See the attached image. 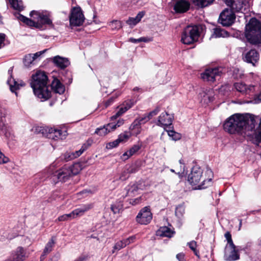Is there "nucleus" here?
<instances>
[{
  "label": "nucleus",
  "instance_id": "4",
  "mask_svg": "<svg viewBox=\"0 0 261 261\" xmlns=\"http://www.w3.org/2000/svg\"><path fill=\"white\" fill-rule=\"evenodd\" d=\"M245 37L251 44L261 43V22L252 18L246 26Z\"/></svg>",
  "mask_w": 261,
  "mask_h": 261
},
{
  "label": "nucleus",
  "instance_id": "33",
  "mask_svg": "<svg viewBox=\"0 0 261 261\" xmlns=\"http://www.w3.org/2000/svg\"><path fill=\"white\" fill-rule=\"evenodd\" d=\"M228 33L224 29L216 28L214 29V32L212 36L215 38L217 37H225L228 36Z\"/></svg>",
  "mask_w": 261,
  "mask_h": 261
},
{
  "label": "nucleus",
  "instance_id": "43",
  "mask_svg": "<svg viewBox=\"0 0 261 261\" xmlns=\"http://www.w3.org/2000/svg\"><path fill=\"white\" fill-rule=\"evenodd\" d=\"M130 137V135L129 133L124 132L122 134H121L117 139L119 143L125 142Z\"/></svg>",
  "mask_w": 261,
  "mask_h": 261
},
{
  "label": "nucleus",
  "instance_id": "9",
  "mask_svg": "<svg viewBox=\"0 0 261 261\" xmlns=\"http://www.w3.org/2000/svg\"><path fill=\"white\" fill-rule=\"evenodd\" d=\"M152 219V214L150 208L144 207L140 210L136 217V221L140 224L147 225L149 223Z\"/></svg>",
  "mask_w": 261,
  "mask_h": 261
},
{
  "label": "nucleus",
  "instance_id": "58",
  "mask_svg": "<svg viewBox=\"0 0 261 261\" xmlns=\"http://www.w3.org/2000/svg\"><path fill=\"white\" fill-rule=\"evenodd\" d=\"M119 144V141H118L117 139H116V140H115L113 142H110L109 143V148H113V147H116L117 146H118V145Z\"/></svg>",
  "mask_w": 261,
  "mask_h": 261
},
{
  "label": "nucleus",
  "instance_id": "44",
  "mask_svg": "<svg viewBox=\"0 0 261 261\" xmlns=\"http://www.w3.org/2000/svg\"><path fill=\"white\" fill-rule=\"evenodd\" d=\"M32 54H28L25 56L23 59V63L27 67L30 66L34 62Z\"/></svg>",
  "mask_w": 261,
  "mask_h": 261
},
{
  "label": "nucleus",
  "instance_id": "28",
  "mask_svg": "<svg viewBox=\"0 0 261 261\" xmlns=\"http://www.w3.org/2000/svg\"><path fill=\"white\" fill-rule=\"evenodd\" d=\"M173 233L174 231L167 226L161 227L156 231V235L162 237L171 238Z\"/></svg>",
  "mask_w": 261,
  "mask_h": 261
},
{
  "label": "nucleus",
  "instance_id": "36",
  "mask_svg": "<svg viewBox=\"0 0 261 261\" xmlns=\"http://www.w3.org/2000/svg\"><path fill=\"white\" fill-rule=\"evenodd\" d=\"M123 204L121 201H116L111 205V209L114 214H119L122 210Z\"/></svg>",
  "mask_w": 261,
  "mask_h": 261
},
{
  "label": "nucleus",
  "instance_id": "31",
  "mask_svg": "<svg viewBox=\"0 0 261 261\" xmlns=\"http://www.w3.org/2000/svg\"><path fill=\"white\" fill-rule=\"evenodd\" d=\"M144 14L143 12H139L135 17H130L126 21L127 24L131 27L135 26L139 22Z\"/></svg>",
  "mask_w": 261,
  "mask_h": 261
},
{
  "label": "nucleus",
  "instance_id": "29",
  "mask_svg": "<svg viewBox=\"0 0 261 261\" xmlns=\"http://www.w3.org/2000/svg\"><path fill=\"white\" fill-rule=\"evenodd\" d=\"M201 101L204 103L207 104L214 99L213 93L212 91H208L207 92L202 91L199 94Z\"/></svg>",
  "mask_w": 261,
  "mask_h": 261
},
{
  "label": "nucleus",
  "instance_id": "61",
  "mask_svg": "<svg viewBox=\"0 0 261 261\" xmlns=\"http://www.w3.org/2000/svg\"><path fill=\"white\" fill-rule=\"evenodd\" d=\"M65 215L67 216L66 217H67V219L68 220L75 219L74 217V215L73 214L72 211L70 213L68 214H65Z\"/></svg>",
  "mask_w": 261,
  "mask_h": 261
},
{
  "label": "nucleus",
  "instance_id": "53",
  "mask_svg": "<svg viewBox=\"0 0 261 261\" xmlns=\"http://www.w3.org/2000/svg\"><path fill=\"white\" fill-rule=\"evenodd\" d=\"M130 172H133L132 170H127V171H124L120 175V177H119V179L121 180H125L126 179H127L128 177V173Z\"/></svg>",
  "mask_w": 261,
  "mask_h": 261
},
{
  "label": "nucleus",
  "instance_id": "39",
  "mask_svg": "<svg viewBox=\"0 0 261 261\" xmlns=\"http://www.w3.org/2000/svg\"><path fill=\"white\" fill-rule=\"evenodd\" d=\"M70 169L71 175L77 174L81 170V165L79 163H75L70 166H67Z\"/></svg>",
  "mask_w": 261,
  "mask_h": 261
},
{
  "label": "nucleus",
  "instance_id": "38",
  "mask_svg": "<svg viewBox=\"0 0 261 261\" xmlns=\"http://www.w3.org/2000/svg\"><path fill=\"white\" fill-rule=\"evenodd\" d=\"M55 244V240L53 238H52L46 244L45 247V248L43 250V255H46L52 251Z\"/></svg>",
  "mask_w": 261,
  "mask_h": 261
},
{
  "label": "nucleus",
  "instance_id": "56",
  "mask_svg": "<svg viewBox=\"0 0 261 261\" xmlns=\"http://www.w3.org/2000/svg\"><path fill=\"white\" fill-rule=\"evenodd\" d=\"M46 51V49L39 51L37 53H36L34 54H32V57L33 58L34 61H35V59H37L39 57H40L42 54H43L45 51Z\"/></svg>",
  "mask_w": 261,
  "mask_h": 261
},
{
  "label": "nucleus",
  "instance_id": "45",
  "mask_svg": "<svg viewBox=\"0 0 261 261\" xmlns=\"http://www.w3.org/2000/svg\"><path fill=\"white\" fill-rule=\"evenodd\" d=\"M185 212V207L182 205H179L176 208L175 210V215L176 217H177L178 218H181Z\"/></svg>",
  "mask_w": 261,
  "mask_h": 261
},
{
  "label": "nucleus",
  "instance_id": "46",
  "mask_svg": "<svg viewBox=\"0 0 261 261\" xmlns=\"http://www.w3.org/2000/svg\"><path fill=\"white\" fill-rule=\"evenodd\" d=\"M125 246L122 241V240H120L116 242L115 245L113 247V250L112 251L113 253H114L115 251H118L120 249L124 248Z\"/></svg>",
  "mask_w": 261,
  "mask_h": 261
},
{
  "label": "nucleus",
  "instance_id": "10",
  "mask_svg": "<svg viewBox=\"0 0 261 261\" xmlns=\"http://www.w3.org/2000/svg\"><path fill=\"white\" fill-rule=\"evenodd\" d=\"M44 129L46 133L47 137L55 140L64 139L67 135L66 131H62L61 129L56 128L47 127Z\"/></svg>",
  "mask_w": 261,
  "mask_h": 261
},
{
  "label": "nucleus",
  "instance_id": "14",
  "mask_svg": "<svg viewBox=\"0 0 261 261\" xmlns=\"http://www.w3.org/2000/svg\"><path fill=\"white\" fill-rule=\"evenodd\" d=\"M92 141L88 140L86 143H85L79 150L74 152H66L64 155V159L66 161H69L80 156L84 151H85L91 144Z\"/></svg>",
  "mask_w": 261,
  "mask_h": 261
},
{
  "label": "nucleus",
  "instance_id": "50",
  "mask_svg": "<svg viewBox=\"0 0 261 261\" xmlns=\"http://www.w3.org/2000/svg\"><path fill=\"white\" fill-rule=\"evenodd\" d=\"M136 239V237L133 236L128 237V238L122 240L125 246L126 247L127 245L133 243Z\"/></svg>",
  "mask_w": 261,
  "mask_h": 261
},
{
  "label": "nucleus",
  "instance_id": "22",
  "mask_svg": "<svg viewBox=\"0 0 261 261\" xmlns=\"http://www.w3.org/2000/svg\"><path fill=\"white\" fill-rule=\"evenodd\" d=\"M235 89L239 92L249 94L254 91L255 87L253 86H247L242 83H236L234 84Z\"/></svg>",
  "mask_w": 261,
  "mask_h": 261
},
{
  "label": "nucleus",
  "instance_id": "25",
  "mask_svg": "<svg viewBox=\"0 0 261 261\" xmlns=\"http://www.w3.org/2000/svg\"><path fill=\"white\" fill-rule=\"evenodd\" d=\"M14 15L15 17L17 18L18 20H20L30 27H34L35 28H38L39 27L38 22H36L35 21L31 20L21 15L19 13H16L14 14Z\"/></svg>",
  "mask_w": 261,
  "mask_h": 261
},
{
  "label": "nucleus",
  "instance_id": "47",
  "mask_svg": "<svg viewBox=\"0 0 261 261\" xmlns=\"http://www.w3.org/2000/svg\"><path fill=\"white\" fill-rule=\"evenodd\" d=\"M124 123V120L123 119H119L117 122V123L115 124L113 123H111L108 124V126L111 128L112 130H115L117 127H119L121 126Z\"/></svg>",
  "mask_w": 261,
  "mask_h": 261
},
{
  "label": "nucleus",
  "instance_id": "60",
  "mask_svg": "<svg viewBox=\"0 0 261 261\" xmlns=\"http://www.w3.org/2000/svg\"><path fill=\"white\" fill-rule=\"evenodd\" d=\"M67 216H66L65 214L64 215H63L62 216H59L58 218V220L59 221H68L67 219Z\"/></svg>",
  "mask_w": 261,
  "mask_h": 261
},
{
  "label": "nucleus",
  "instance_id": "57",
  "mask_svg": "<svg viewBox=\"0 0 261 261\" xmlns=\"http://www.w3.org/2000/svg\"><path fill=\"white\" fill-rule=\"evenodd\" d=\"M176 257L178 261H185V254L183 253H178Z\"/></svg>",
  "mask_w": 261,
  "mask_h": 261
},
{
  "label": "nucleus",
  "instance_id": "42",
  "mask_svg": "<svg viewBox=\"0 0 261 261\" xmlns=\"http://www.w3.org/2000/svg\"><path fill=\"white\" fill-rule=\"evenodd\" d=\"M188 245L190 248L194 252L195 255L199 258L200 255L199 254V251L196 249L197 243L194 241H192L188 243Z\"/></svg>",
  "mask_w": 261,
  "mask_h": 261
},
{
  "label": "nucleus",
  "instance_id": "54",
  "mask_svg": "<svg viewBox=\"0 0 261 261\" xmlns=\"http://www.w3.org/2000/svg\"><path fill=\"white\" fill-rule=\"evenodd\" d=\"M6 35L4 33H0V49L5 45V40Z\"/></svg>",
  "mask_w": 261,
  "mask_h": 261
},
{
  "label": "nucleus",
  "instance_id": "64",
  "mask_svg": "<svg viewBox=\"0 0 261 261\" xmlns=\"http://www.w3.org/2000/svg\"><path fill=\"white\" fill-rule=\"evenodd\" d=\"M133 188V189H132V190H131L130 189H129L128 190V191H127V194H128L129 196H130V195H131V193H133V192L134 191V190H136V187H134V188Z\"/></svg>",
  "mask_w": 261,
  "mask_h": 261
},
{
  "label": "nucleus",
  "instance_id": "35",
  "mask_svg": "<svg viewBox=\"0 0 261 261\" xmlns=\"http://www.w3.org/2000/svg\"><path fill=\"white\" fill-rule=\"evenodd\" d=\"M11 7L15 10L21 11L23 9V3L21 0H9Z\"/></svg>",
  "mask_w": 261,
  "mask_h": 261
},
{
  "label": "nucleus",
  "instance_id": "63",
  "mask_svg": "<svg viewBox=\"0 0 261 261\" xmlns=\"http://www.w3.org/2000/svg\"><path fill=\"white\" fill-rule=\"evenodd\" d=\"M150 40L147 39V38H145V37H141L140 38V42H148Z\"/></svg>",
  "mask_w": 261,
  "mask_h": 261
},
{
  "label": "nucleus",
  "instance_id": "12",
  "mask_svg": "<svg viewBox=\"0 0 261 261\" xmlns=\"http://www.w3.org/2000/svg\"><path fill=\"white\" fill-rule=\"evenodd\" d=\"M70 169L67 166H65L54 173L53 179L60 181H65L71 176Z\"/></svg>",
  "mask_w": 261,
  "mask_h": 261
},
{
  "label": "nucleus",
  "instance_id": "13",
  "mask_svg": "<svg viewBox=\"0 0 261 261\" xmlns=\"http://www.w3.org/2000/svg\"><path fill=\"white\" fill-rule=\"evenodd\" d=\"M30 15L32 17H34L35 19H37V21H39L41 23L49 25L52 23V21L50 18V15L46 12L41 13L36 11H32L30 13Z\"/></svg>",
  "mask_w": 261,
  "mask_h": 261
},
{
  "label": "nucleus",
  "instance_id": "23",
  "mask_svg": "<svg viewBox=\"0 0 261 261\" xmlns=\"http://www.w3.org/2000/svg\"><path fill=\"white\" fill-rule=\"evenodd\" d=\"M54 64L61 69H64L70 64V62L67 58H63L59 56H57L53 58Z\"/></svg>",
  "mask_w": 261,
  "mask_h": 261
},
{
  "label": "nucleus",
  "instance_id": "34",
  "mask_svg": "<svg viewBox=\"0 0 261 261\" xmlns=\"http://www.w3.org/2000/svg\"><path fill=\"white\" fill-rule=\"evenodd\" d=\"M111 130H112L111 129V128L110 127L108 126V124L106 126H103V127L96 128V129L95 131V134L100 136H104L106 135L108 133H109Z\"/></svg>",
  "mask_w": 261,
  "mask_h": 261
},
{
  "label": "nucleus",
  "instance_id": "7",
  "mask_svg": "<svg viewBox=\"0 0 261 261\" xmlns=\"http://www.w3.org/2000/svg\"><path fill=\"white\" fill-rule=\"evenodd\" d=\"M222 74V70L220 68H208L201 73V78L206 81L214 82L219 80Z\"/></svg>",
  "mask_w": 261,
  "mask_h": 261
},
{
  "label": "nucleus",
  "instance_id": "32",
  "mask_svg": "<svg viewBox=\"0 0 261 261\" xmlns=\"http://www.w3.org/2000/svg\"><path fill=\"white\" fill-rule=\"evenodd\" d=\"M254 136V143L258 147H261V119L259 126L255 131Z\"/></svg>",
  "mask_w": 261,
  "mask_h": 261
},
{
  "label": "nucleus",
  "instance_id": "17",
  "mask_svg": "<svg viewBox=\"0 0 261 261\" xmlns=\"http://www.w3.org/2000/svg\"><path fill=\"white\" fill-rule=\"evenodd\" d=\"M173 116L167 112L162 113L158 118L157 125L162 127H166L172 124Z\"/></svg>",
  "mask_w": 261,
  "mask_h": 261
},
{
  "label": "nucleus",
  "instance_id": "55",
  "mask_svg": "<svg viewBox=\"0 0 261 261\" xmlns=\"http://www.w3.org/2000/svg\"><path fill=\"white\" fill-rule=\"evenodd\" d=\"M160 109L159 108H156L155 109L150 112L149 114H147L148 116H149V119H150L153 116L157 115L159 112Z\"/></svg>",
  "mask_w": 261,
  "mask_h": 261
},
{
  "label": "nucleus",
  "instance_id": "16",
  "mask_svg": "<svg viewBox=\"0 0 261 261\" xmlns=\"http://www.w3.org/2000/svg\"><path fill=\"white\" fill-rule=\"evenodd\" d=\"M11 255L12 259L10 261H24L28 256L25 249L21 246L14 250Z\"/></svg>",
  "mask_w": 261,
  "mask_h": 261
},
{
  "label": "nucleus",
  "instance_id": "59",
  "mask_svg": "<svg viewBox=\"0 0 261 261\" xmlns=\"http://www.w3.org/2000/svg\"><path fill=\"white\" fill-rule=\"evenodd\" d=\"M141 201V197H139L134 199H132L130 201V203L133 205H136L140 203Z\"/></svg>",
  "mask_w": 261,
  "mask_h": 261
},
{
  "label": "nucleus",
  "instance_id": "40",
  "mask_svg": "<svg viewBox=\"0 0 261 261\" xmlns=\"http://www.w3.org/2000/svg\"><path fill=\"white\" fill-rule=\"evenodd\" d=\"M109 25L113 30H117L122 28L121 22L116 20L111 21Z\"/></svg>",
  "mask_w": 261,
  "mask_h": 261
},
{
  "label": "nucleus",
  "instance_id": "48",
  "mask_svg": "<svg viewBox=\"0 0 261 261\" xmlns=\"http://www.w3.org/2000/svg\"><path fill=\"white\" fill-rule=\"evenodd\" d=\"M168 135L174 140H177L180 139V135L174 130H168Z\"/></svg>",
  "mask_w": 261,
  "mask_h": 261
},
{
  "label": "nucleus",
  "instance_id": "11",
  "mask_svg": "<svg viewBox=\"0 0 261 261\" xmlns=\"http://www.w3.org/2000/svg\"><path fill=\"white\" fill-rule=\"evenodd\" d=\"M224 258L227 261L236 260L239 258L238 251L234 244L226 245L225 248Z\"/></svg>",
  "mask_w": 261,
  "mask_h": 261
},
{
  "label": "nucleus",
  "instance_id": "24",
  "mask_svg": "<svg viewBox=\"0 0 261 261\" xmlns=\"http://www.w3.org/2000/svg\"><path fill=\"white\" fill-rule=\"evenodd\" d=\"M93 207V205L91 203L84 204L79 208H76L72 211L73 214L74 215V218L77 217H81L83 216L85 212L91 209Z\"/></svg>",
  "mask_w": 261,
  "mask_h": 261
},
{
  "label": "nucleus",
  "instance_id": "19",
  "mask_svg": "<svg viewBox=\"0 0 261 261\" xmlns=\"http://www.w3.org/2000/svg\"><path fill=\"white\" fill-rule=\"evenodd\" d=\"M243 59L246 62L251 63L253 65H254L259 59L258 53L256 50L251 49L244 54Z\"/></svg>",
  "mask_w": 261,
  "mask_h": 261
},
{
  "label": "nucleus",
  "instance_id": "52",
  "mask_svg": "<svg viewBox=\"0 0 261 261\" xmlns=\"http://www.w3.org/2000/svg\"><path fill=\"white\" fill-rule=\"evenodd\" d=\"M224 236L227 241V243L226 245H232V244H234L231 239V235L229 231L226 232L225 233Z\"/></svg>",
  "mask_w": 261,
  "mask_h": 261
},
{
  "label": "nucleus",
  "instance_id": "30",
  "mask_svg": "<svg viewBox=\"0 0 261 261\" xmlns=\"http://www.w3.org/2000/svg\"><path fill=\"white\" fill-rule=\"evenodd\" d=\"M129 134L131 135L137 136L141 132V124L138 121H134L129 126Z\"/></svg>",
  "mask_w": 261,
  "mask_h": 261
},
{
  "label": "nucleus",
  "instance_id": "3",
  "mask_svg": "<svg viewBox=\"0 0 261 261\" xmlns=\"http://www.w3.org/2000/svg\"><path fill=\"white\" fill-rule=\"evenodd\" d=\"M212 172L206 170L204 174L202 170L198 166L193 167L189 174L188 180L194 189H203L210 186L212 182Z\"/></svg>",
  "mask_w": 261,
  "mask_h": 261
},
{
  "label": "nucleus",
  "instance_id": "6",
  "mask_svg": "<svg viewBox=\"0 0 261 261\" xmlns=\"http://www.w3.org/2000/svg\"><path fill=\"white\" fill-rule=\"evenodd\" d=\"M85 17L83 11L79 6L72 8L69 15V22L71 25L80 26L83 24Z\"/></svg>",
  "mask_w": 261,
  "mask_h": 261
},
{
  "label": "nucleus",
  "instance_id": "41",
  "mask_svg": "<svg viewBox=\"0 0 261 261\" xmlns=\"http://www.w3.org/2000/svg\"><path fill=\"white\" fill-rule=\"evenodd\" d=\"M6 110L0 105V126L4 124L6 121Z\"/></svg>",
  "mask_w": 261,
  "mask_h": 261
},
{
  "label": "nucleus",
  "instance_id": "21",
  "mask_svg": "<svg viewBox=\"0 0 261 261\" xmlns=\"http://www.w3.org/2000/svg\"><path fill=\"white\" fill-rule=\"evenodd\" d=\"M190 7V3L185 0L177 1L174 5V9L177 13H184L186 12Z\"/></svg>",
  "mask_w": 261,
  "mask_h": 261
},
{
  "label": "nucleus",
  "instance_id": "5",
  "mask_svg": "<svg viewBox=\"0 0 261 261\" xmlns=\"http://www.w3.org/2000/svg\"><path fill=\"white\" fill-rule=\"evenodd\" d=\"M200 35L199 28L196 25L187 26L182 32L181 41L185 44H191L198 41Z\"/></svg>",
  "mask_w": 261,
  "mask_h": 261
},
{
  "label": "nucleus",
  "instance_id": "51",
  "mask_svg": "<svg viewBox=\"0 0 261 261\" xmlns=\"http://www.w3.org/2000/svg\"><path fill=\"white\" fill-rule=\"evenodd\" d=\"M149 116H148L147 114L144 115L142 117H139L135 120V121H138V122L141 125L144 124L149 120Z\"/></svg>",
  "mask_w": 261,
  "mask_h": 261
},
{
  "label": "nucleus",
  "instance_id": "20",
  "mask_svg": "<svg viewBox=\"0 0 261 261\" xmlns=\"http://www.w3.org/2000/svg\"><path fill=\"white\" fill-rule=\"evenodd\" d=\"M226 4L230 7L233 12H243V4L240 0H224Z\"/></svg>",
  "mask_w": 261,
  "mask_h": 261
},
{
  "label": "nucleus",
  "instance_id": "1",
  "mask_svg": "<svg viewBox=\"0 0 261 261\" xmlns=\"http://www.w3.org/2000/svg\"><path fill=\"white\" fill-rule=\"evenodd\" d=\"M255 116L250 113H236L224 122V130L229 134L242 135L252 131L255 126Z\"/></svg>",
  "mask_w": 261,
  "mask_h": 261
},
{
  "label": "nucleus",
  "instance_id": "8",
  "mask_svg": "<svg viewBox=\"0 0 261 261\" xmlns=\"http://www.w3.org/2000/svg\"><path fill=\"white\" fill-rule=\"evenodd\" d=\"M236 16L234 12L230 9H225L220 13L219 22L222 25L228 27L234 22Z\"/></svg>",
  "mask_w": 261,
  "mask_h": 261
},
{
  "label": "nucleus",
  "instance_id": "37",
  "mask_svg": "<svg viewBox=\"0 0 261 261\" xmlns=\"http://www.w3.org/2000/svg\"><path fill=\"white\" fill-rule=\"evenodd\" d=\"M214 0H193L194 4L200 8L207 7L214 2Z\"/></svg>",
  "mask_w": 261,
  "mask_h": 261
},
{
  "label": "nucleus",
  "instance_id": "62",
  "mask_svg": "<svg viewBox=\"0 0 261 261\" xmlns=\"http://www.w3.org/2000/svg\"><path fill=\"white\" fill-rule=\"evenodd\" d=\"M129 41L134 43H137L140 42V38L136 39L133 38H130L129 39Z\"/></svg>",
  "mask_w": 261,
  "mask_h": 261
},
{
  "label": "nucleus",
  "instance_id": "18",
  "mask_svg": "<svg viewBox=\"0 0 261 261\" xmlns=\"http://www.w3.org/2000/svg\"><path fill=\"white\" fill-rule=\"evenodd\" d=\"M8 73L10 76V78L8 80L7 83L9 84L10 89L12 92H14L16 90L19 89L20 87L25 86V83L23 81L17 82L12 77V69L8 70Z\"/></svg>",
  "mask_w": 261,
  "mask_h": 261
},
{
  "label": "nucleus",
  "instance_id": "49",
  "mask_svg": "<svg viewBox=\"0 0 261 261\" xmlns=\"http://www.w3.org/2000/svg\"><path fill=\"white\" fill-rule=\"evenodd\" d=\"M21 242V244L25 246H30L33 243L32 240L28 237H22Z\"/></svg>",
  "mask_w": 261,
  "mask_h": 261
},
{
  "label": "nucleus",
  "instance_id": "27",
  "mask_svg": "<svg viewBox=\"0 0 261 261\" xmlns=\"http://www.w3.org/2000/svg\"><path fill=\"white\" fill-rule=\"evenodd\" d=\"M51 89L53 91L60 94H62L65 91L64 86L57 79H54L51 84Z\"/></svg>",
  "mask_w": 261,
  "mask_h": 261
},
{
  "label": "nucleus",
  "instance_id": "2",
  "mask_svg": "<svg viewBox=\"0 0 261 261\" xmlns=\"http://www.w3.org/2000/svg\"><path fill=\"white\" fill-rule=\"evenodd\" d=\"M47 82L48 78L44 72L37 71L32 75L31 87L34 94L41 101L46 100L51 96Z\"/></svg>",
  "mask_w": 261,
  "mask_h": 261
},
{
  "label": "nucleus",
  "instance_id": "15",
  "mask_svg": "<svg viewBox=\"0 0 261 261\" xmlns=\"http://www.w3.org/2000/svg\"><path fill=\"white\" fill-rule=\"evenodd\" d=\"M135 104V101L134 99H128L125 100L121 105V107L119 108L118 112L111 117V119L112 120L117 119L130 109L133 106H134Z\"/></svg>",
  "mask_w": 261,
  "mask_h": 261
},
{
  "label": "nucleus",
  "instance_id": "26",
  "mask_svg": "<svg viewBox=\"0 0 261 261\" xmlns=\"http://www.w3.org/2000/svg\"><path fill=\"white\" fill-rule=\"evenodd\" d=\"M141 145L138 144L133 145L128 150L125 152L122 155L121 158L123 160H127L129 158L138 152L141 148Z\"/></svg>",
  "mask_w": 261,
  "mask_h": 261
}]
</instances>
